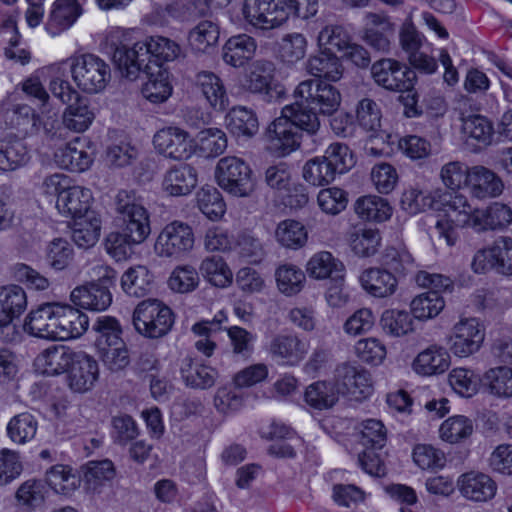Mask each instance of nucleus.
<instances>
[{
    "instance_id": "57",
    "label": "nucleus",
    "mask_w": 512,
    "mask_h": 512,
    "mask_svg": "<svg viewBox=\"0 0 512 512\" xmlns=\"http://www.w3.org/2000/svg\"><path fill=\"white\" fill-rule=\"evenodd\" d=\"M224 319L225 316L220 313L211 321L198 322L192 326V332L200 337L195 342V348L207 357H210L216 348L215 342L211 341L209 337L221 329L220 325Z\"/></svg>"
},
{
    "instance_id": "37",
    "label": "nucleus",
    "mask_w": 512,
    "mask_h": 512,
    "mask_svg": "<svg viewBox=\"0 0 512 512\" xmlns=\"http://www.w3.org/2000/svg\"><path fill=\"white\" fill-rule=\"evenodd\" d=\"M94 118L95 114L89 106L88 99L77 96L76 101L64 110L62 124L70 131L81 133L89 128Z\"/></svg>"
},
{
    "instance_id": "50",
    "label": "nucleus",
    "mask_w": 512,
    "mask_h": 512,
    "mask_svg": "<svg viewBox=\"0 0 512 512\" xmlns=\"http://www.w3.org/2000/svg\"><path fill=\"white\" fill-rule=\"evenodd\" d=\"M200 272L216 287L223 288L232 282V272L220 256L205 258L200 265Z\"/></svg>"
},
{
    "instance_id": "25",
    "label": "nucleus",
    "mask_w": 512,
    "mask_h": 512,
    "mask_svg": "<svg viewBox=\"0 0 512 512\" xmlns=\"http://www.w3.org/2000/svg\"><path fill=\"white\" fill-rule=\"evenodd\" d=\"M57 340L64 341L82 336L88 329V316L68 304L59 303Z\"/></svg>"
},
{
    "instance_id": "63",
    "label": "nucleus",
    "mask_w": 512,
    "mask_h": 512,
    "mask_svg": "<svg viewBox=\"0 0 512 512\" xmlns=\"http://www.w3.org/2000/svg\"><path fill=\"white\" fill-rule=\"evenodd\" d=\"M449 383L459 395L471 397L478 391L480 378L472 370L455 368L449 374Z\"/></svg>"
},
{
    "instance_id": "56",
    "label": "nucleus",
    "mask_w": 512,
    "mask_h": 512,
    "mask_svg": "<svg viewBox=\"0 0 512 512\" xmlns=\"http://www.w3.org/2000/svg\"><path fill=\"white\" fill-rule=\"evenodd\" d=\"M197 204L201 212L212 220L222 217L226 209L221 193L213 186H204L197 192Z\"/></svg>"
},
{
    "instance_id": "38",
    "label": "nucleus",
    "mask_w": 512,
    "mask_h": 512,
    "mask_svg": "<svg viewBox=\"0 0 512 512\" xmlns=\"http://www.w3.org/2000/svg\"><path fill=\"white\" fill-rule=\"evenodd\" d=\"M225 124L230 133L238 138H251L259 129L255 113L244 106L232 108L225 117Z\"/></svg>"
},
{
    "instance_id": "27",
    "label": "nucleus",
    "mask_w": 512,
    "mask_h": 512,
    "mask_svg": "<svg viewBox=\"0 0 512 512\" xmlns=\"http://www.w3.org/2000/svg\"><path fill=\"white\" fill-rule=\"evenodd\" d=\"M82 9L76 0H56L46 23V31L57 36L69 29L81 15Z\"/></svg>"
},
{
    "instance_id": "53",
    "label": "nucleus",
    "mask_w": 512,
    "mask_h": 512,
    "mask_svg": "<svg viewBox=\"0 0 512 512\" xmlns=\"http://www.w3.org/2000/svg\"><path fill=\"white\" fill-rule=\"evenodd\" d=\"M274 65L267 60L253 62L246 80V88L252 93H268L273 78Z\"/></svg>"
},
{
    "instance_id": "15",
    "label": "nucleus",
    "mask_w": 512,
    "mask_h": 512,
    "mask_svg": "<svg viewBox=\"0 0 512 512\" xmlns=\"http://www.w3.org/2000/svg\"><path fill=\"white\" fill-rule=\"evenodd\" d=\"M59 303H45L30 311L24 330L30 335L47 340H57Z\"/></svg>"
},
{
    "instance_id": "31",
    "label": "nucleus",
    "mask_w": 512,
    "mask_h": 512,
    "mask_svg": "<svg viewBox=\"0 0 512 512\" xmlns=\"http://www.w3.org/2000/svg\"><path fill=\"white\" fill-rule=\"evenodd\" d=\"M30 153L25 141L16 136H7L0 140V170L14 171L25 166Z\"/></svg>"
},
{
    "instance_id": "34",
    "label": "nucleus",
    "mask_w": 512,
    "mask_h": 512,
    "mask_svg": "<svg viewBox=\"0 0 512 512\" xmlns=\"http://www.w3.org/2000/svg\"><path fill=\"white\" fill-rule=\"evenodd\" d=\"M181 377L186 386L195 389H209L218 378L216 369L194 362L191 357H185L180 366Z\"/></svg>"
},
{
    "instance_id": "30",
    "label": "nucleus",
    "mask_w": 512,
    "mask_h": 512,
    "mask_svg": "<svg viewBox=\"0 0 512 512\" xmlns=\"http://www.w3.org/2000/svg\"><path fill=\"white\" fill-rule=\"evenodd\" d=\"M360 282L365 291L374 297L385 298L395 293L396 277L386 269L369 268L362 272Z\"/></svg>"
},
{
    "instance_id": "48",
    "label": "nucleus",
    "mask_w": 512,
    "mask_h": 512,
    "mask_svg": "<svg viewBox=\"0 0 512 512\" xmlns=\"http://www.w3.org/2000/svg\"><path fill=\"white\" fill-rule=\"evenodd\" d=\"M92 330L97 334L96 347H107L109 345H121L122 330L118 320L111 316H99L92 325Z\"/></svg>"
},
{
    "instance_id": "19",
    "label": "nucleus",
    "mask_w": 512,
    "mask_h": 512,
    "mask_svg": "<svg viewBox=\"0 0 512 512\" xmlns=\"http://www.w3.org/2000/svg\"><path fill=\"white\" fill-rule=\"evenodd\" d=\"M309 350L307 341L296 335H277L269 345L271 357L279 363L295 366L300 363Z\"/></svg>"
},
{
    "instance_id": "55",
    "label": "nucleus",
    "mask_w": 512,
    "mask_h": 512,
    "mask_svg": "<svg viewBox=\"0 0 512 512\" xmlns=\"http://www.w3.org/2000/svg\"><path fill=\"white\" fill-rule=\"evenodd\" d=\"M47 484L58 494L69 495L79 485V479L72 469L64 465H56L46 473Z\"/></svg>"
},
{
    "instance_id": "41",
    "label": "nucleus",
    "mask_w": 512,
    "mask_h": 512,
    "mask_svg": "<svg viewBox=\"0 0 512 512\" xmlns=\"http://www.w3.org/2000/svg\"><path fill=\"white\" fill-rule=\"evenodd\" d=\"M121 287L129 296L144 297L153 288V276L145 266L131 267L122 275Z\"/></svg>"
},
{
    "instance_id": "9",
    "label": "nucleus",
    "mask_w": 512,
    "mask_h": 512,
    "mask_svg": "<svg viewBox=\"0 0 512 512\" xmlns=\"http://www.w3.org/2000/svg\"><path fill=\"white\" fill-rule=\"evenodd\" d=\"M285 0H245L242 12L255 28L267 30L282 25L288 19Z\"/></svg>"
},
{
    "instance_id": "62",
    "label": "nucleus",
    "mask_w": 512,
    "mask_h": 512,
    "mask_svg": "<svg viewBox=\"0 0 512 512\" xmlns=\"http://www.w3.org/2000/svg\"><path fill=\"white\" fill-rule=\"evenodd\" d=\"M23 469V462L18 452L2 449L0 452V487H6L18 479Z\"/></svg>"
},
{
    "instance_id": "7",
    "label": "nucleus",
    "mask_w": 512,
    "mask_h": 512,
    "mask_svg": "<svg viewBox=\"0 0 512 512\" xmlns=\"http://www.w3.org/2000/svg\"><path fill=\"white\" fill-rule=\"evenodd\" d=\"M485 339V328L475 317H462L457 321L448 336L450 351L460 358L477 353Z\"/></svg>"
},
{
    "instance_id": "10",
    "label": "nucleus",
    "mask_w": 512,
    "mask_h": 512,
    "mask_svg": "<svg viewBox=\"0 0 512 512\" xmlns=\"http://www.w3.org/2000/svg\"><path fill=\"white\" fill-rule=\"evenodd\" d=\"M471 267L475 273L495 268L501 274L512 276V238L502 236L491 247L479 249Z\"/></svg>"
},
{
    "instance_id": "14",
    "label": "nucleus",
    "mask_w": 512,
    "mask_h": 512,
    "mask_svg": "<svg viewBox=\"0 0 512 512\" xmlns=\"http://www.w3.org/2000/svg\"><path fill=\"white\" fill-rule=\"evenodd\" d=\"M334 380L338 395H347L356 401L366 398L372 391L369 373L347 363L336 368Z\"/></svg>"
},
{
    "instance_id": "61",
    "label": "nucleus",
    "mask_w": 512,
    "mask_h": 512,
    "mask_svg": "<svg viewBox=\"0 0 512 512\" xmlns=\"http://www.w3.org/2000/svg\"><path fill=\"white\" fill-rule=\"evenodd\" d=\"M143 42L146 44L149 64L151 62V57H155L157 60L162 61H173L181 54L180 45L166 37H150Z\"/></svg>"
},
{
    "instance_id": "21",
    "label": "nucleus",
    "mask_w": 512,
    "mask_h": 512,
    "mask_svg": "<svg viewBox=\"0 0 512 512\" xmlns=\"http://www.w3.org/2000/svg\"><path fill=\"white\" fill-rule=\"evenodd\" d=\"M70 300L77 307L100 312L111 305L112 294L106 285L90 282L74 288Z\"/></svg>"
},
{
    "instance_id": "26",
    "label": "nucleus",
    "mask_w": 512,
    "mask_h": 512,
    "mask_svg": "<svg viewBox=\"0 0 512 512\" xmlns=\"http://www.w3.org/2000/svg\"><path fill=\"white\" fill-rule=\"evenodd\" d=\"M450 355L447 350L438 345H430L421 351L412 363L413 370L423 376L439 375L448 370Z\"/></svg>"
},
{
    "instance_id": "1",
    "label": "nucleus",
    "mask_w": 512,
    "mask_h": 512,
    "mask_svg": "<svg viewBox=\"0 0 512 512\" xmlns=\"http://www.w3.org/2000/svg\"><path fill=\"white\" fill-rule=\"evenodd\" d=\"M297 100L282 108L281 116L267 128L266 136L271 148L286 155L300 145L297 129L315 134L320 128L318 114L331 116L341 105L339 90L320 79H307L294 90Z\"/></svg>"
},
{
    "instance_id": "59",
    "label": "nucleus",
    "mask_w": 512,
    "mask_h": 512,
    "mask_svg": "<svg viewBox=\"0 0 512 512\" xmlns=\"http://www.w3.org/2000/svg\"><path fill=\"white\" fill-rule=\"evenodd\" d=\"M381 244V236L376 229H360L350 237L352 251L360 257L375 255Z\"/></svg>"
},
{
    "instance_id": "6",
    "label": "nucleus",
    "mask_w": 512,
    "mask_h": 512,
    "mask_svg": "<svg viewBox=\"0 0 512 512\" xmlns=\"http://www.w3.org/2000/svg\"><path fill=\"white\" fill-rule=\"evenodd\" d=\"M195 236L192 227L182 221H173L159 233L154 250L162 258L179 259L194 247Z\"/></svg>"
},
{
    "instance_id": "4",
    "label": "nucleus",
    "mask_w": 512,
    "mask_h": 512,
    "mask_svg": "<svg viewBox=\"0 0 512 512\" xmlns=\"http://www.w3.org/2000/svg\"><path fill=\"white\" fill-rule=\"evenodd\" d=\"M215 178L225 192L235 197H249L255 190L256 181L250 166L236 156L218 161Z\"/></svg>"
},
{
    "instance_id": "16",
    "label": "nucleus",
    "mask_w": 512,
    "mask_h": 512,
    "mask_svg": "<svg viewBox=\"0 0 512 512\" xmlns=\"http://www.w3.org/2000/svg\"><path fill=\"white\" fill-rule=\"evenodd\" d=\"M99 376L97 361L83 351H77L67 370V382L78 393L89 391Z\"/></svg>"
},
{
    "instance_id": "60",
    "label": "nucleus",
    "mask_w": 512,
    "mask_h": 512,
    "mask_svg": "<svg viewBox=\"0 0 512 512\" xmlns=\"http://www.w3.org/2000/svg\"><path fill=\"white\" fill-rule=\"evenodd\" d=\"M440 436L449 443H458L473 433L472 421L462 415L448 418L440 426Z\"/></svg>"
},
{
    "instance_id": "13",
    "label": "nucleus",
    "mask_w": 512,
    "mask_h": 512,
    "mask_svg": "<svg viewBox=\"0 0 512 512\" xmlns=\"http://www.w3.org/2000/svg\"><path fill=\"white\" fill-rule=\"evenodd\" d=\"M112 60L121 75L129 80H135L141 72L150 73L146 44L142 41L132 46L117 45L114 48Z\"/></svg>"
},
{
    "instance_id": "45",
    "label": "nucleus",
    "mask_w": 512,
    "mask_h": 512,
    "mask_svg": "<svg viewBox=\"0 0 512 512\" xmlns=\"http://www.w3.org/2000/svg\"><path fill=\"white\" fill-rule=\"evenodd\" d=\"M279 291L286 296L298 294L304 287L305 274L296 265L282 264L275 271Z\"/></svg>"
},
{
    "instance_id": "2",
    "label": "nucleus",
    "mask_w": 512,
    "mask_h": 512,
    "mask_svg": "<svg viewBox=\"0 0 512 512\" xmlns=\"http://www.w3.org/2000/svg\"><path fill=\"white\" fill-rule=\"evenodd\" d=\"M115 210L126 236L133 242L143 243L151 233L150 215L143 197L134 190H120L115 196Z\"/></svg>"
},
{
    "instance_id": "22",
    "label": "nucleus",
    "mask_w": 512,
    "mask_h": 512,
    "mask_svg": "<svg viewBox=\"0 0 512 512\" xmlns=\"http://www.w3.org/2000/svg\"><path fill=\"white\" fill-rule=\"evenodd\" d=\"M458 488L466 499L474 502H486L495 496L497 484L487 474L469 472L459 477Z\"/></svg>"
},
{
    "instance_id": "35",
    "label": "nucleus",
    "mask_w": 512,
    "mask_h": 512,
    "mask_svg": "<svg viewBox=\"0 0 512 512\" xmlns=\"http://www.w3.org/2000/svg\"><path fill=\"white\" fill-rule=\"evenodd\" d=\"M307 72L320 79L336 82L342 78L343 66L340 59L330 51L311 56L306 62Z\"/></svg>"
},
{
    "instance_id": "42",
    "label": "nucleus",
    "mask_w": 512,
    "mask_h": 512,
    "mask_svg": "<svg viewBox=\"0 0 512 512\" xmlns=\"http://www.w3.org/2000/svg\"><path fill=\"white\" fill-rule=\"evenodd\" d=\"M220 31L216 23L202 20L188 33V44L195 53H207L219 41Z\"/></svg>"
},
{
    "instance_id": "58",
    "label": "nucleus",
    "mask_w": 512,
    "mask_h": 512,
    "mask_svg": "<svg viewBox=\"0 0 512 512\" xmlns=\"http://www.w3.org/2000/svg\"><path fill=\"white\" fill-rule=\"evenodd\" d=\"M302 174L305 181L313 186L328 185L337 175L322 157L308 160L303 166Z\"/></svg>"
},
{
    "instance_id": "23",
    "label": "nucleus",
    "mask_w": 512,
    "mask_h": 512,
    "mask_svg": "<svg viewBox=\"0 0 512 512\" xmlns=\"http://www.w3.org/2000/svg\"><path fill=\"white\" fill-rule=\"evenodd\" d=\"M91 200L92 194L89 189L78 185H70L57 197L56 208L59 213L66 217L79 219L91 212L89 211Z\"/></svg>"
},
{
    "instance_id": "18",
    "label": "nucleus",
    "mask_w": 512,
    "mask_h": 512,
    "mask_svg": "<svg viewBox=\"0 0 512 512\" xmlns=\"http://www.w3.org/2000/svg\"><path fill=\"white\" fill-rule=\"evenodd\" d=\"M25 290L15 284L0 287V328L12 330V321L18 318L27 308Z\"/></svg>"
},
{
    "instance_id": "12",
    "label": "nucleus",
    "mask_w": 512,
    "mask_h": 512,
    "mask_svg": "<svg viewBox=\"0 0 512 512\" xmlns=\"http://www.w3.org/2000/svg\"><path fill=\"white\" fill-rule=\"evenodd\" d=\"M153 144L159 154L172 160H187L194 153L189 133L178 127L159 130L153 137Z\"/></svg>"
},
{
    "instance_id": "40",
    "label": "nucleus",
    "mask_w": 512,
    "mask_h": 512,
    "mask_svg": "<svg viewBox=\"0 0 512 512\" xmlns=\"http://www.w3.org/2000/svg\"><path fill=\"white\" fill-rule=\"evenodd\" d=\"M100 231L101 219L95 212H90L84 217L74 219L72 240L78 247L87 249L97 243Z\"/></svg>"
},
{
    "instance_id": "5",
    "label": "nucleus",
    "mask_w": 512,
    "mask_h": 512,
    "mask_svg": "<svg viewBox=\"0 0 512 512\" xmlns=\"http://www.w3.org/2000/svg\"><path fill=\"white\" fill-rule=\"evenodd\" d=\"M174 323L171 309L157 299L140 302L133 313L135 329L149 338L166 335Z\"/></svg>"
},
{
    "instance_id": "20",
    "label": "nucleus",
    "mask_w": 512,
    "mask_h": 512,
    "mask_svg": "<svg viewBox=\"0 0 512 512\" xmlns=\"http://www.w3.org/2000/svg\"><path fill=\"white\" fill-rule=\"evenodd\" d=\"M461 132L465 143L474 150H480L492 143L494 127L492 122L480 114H461Z\"/></svg>"
},
{
    "instance_id": "33",
    "label": "nucleus",
    "mask_w": 512,
    "mask_h": 512,
    "mask_svg": "<svg viewBox=\"0 0 512 512\" xmlns=\"http://www.w3.org/2000/svg\"><path fill=\"white\" fill-rule=\"evenodd\" d=\"M116 468L109 459L89 461L83 467L84 484L89 491L100 493L116 477Z\"/></svg>"
},
{
    "instance_id": "36",
    "label": "nucleus",
    "mask_w": 512,
    "mask_h": 512,
    "mask_svg": "<svg viewBox=\"0 0 512 512\" xmlns=\"http://www.w3.org/2000/svg\"><path fill=\"white\" fill-rule=\"evenodd\" d=\"M76 352L65 346H52L38 355L35 364L43 374L57 375L68 370Z\"/></svg>"
},
{
    "instance_id": "43",
    "label": "nucleus",
    "mask_w": 512,
    "mask_h": 512,
    "mask_svg": "<svg viewBox=\"0 0 512 512\" xmlns=\"http://www.w3.org/2000/svg\"><path fill=\"white\" fill-rule=\"evenodd\" d=\"M356 214L363 220L384 222L392 215V208L382 197L368 195L359 198L354 206Z\"/></svg>"
},
{
    "instance_id": "54",
    "label": "nucleus",
    "mask_w": 512,
    "mask_h": 512,
    "mask_svg": "<svg viewBox=\"0 0 512 512\" xmlns=\"http://www.w3.org/2000/svg\"><path fill=\"white\" fill-rule=\"evenodd\" d=\"M443 298L436 292L416 296L411 302V312L416 319L427 320L436 317L444 308Z\"/></svg>"
},
{
    "instance_id": "47",
    "label": "nucleus",
    "mask_w": 512,
    "mask_h": 512,
    "mask_svg": "<svg viewBox=\"0 0 512 512\" xmlns=\"http://www.w3.org/2000/svg\"><path fill=\"white\" fill-rule=\"evenodd\" d=\"M37 428L38 423L35 417L28 412H23L10 419L7 434L14 443L25 444L35 437Z\"/></svg>"
},
{
    "instance_id": "46",
    "label": "nucleus",
    "mask_w": 512,
    "mask_h": 512,
    "mask_svg": "<svg viewBox=\"0 0 512 512\" xmlns=\"http://www.w3.org/2000/svg\"><path fill=\"white\" fill-rule=\"evenodd\" d=\"M343 264L336 260L330 252L321 251L314 254L308 261L306 271L315 279L334 278L333 274L340 275Z\"/></svg>"
},
{
    "instance_id": "11",
    "label": "nucleus",
    "mask_w": 512,
    "mask_h": 512,
    "mask_svg": "<svg viewBox=\"0 0 512 512\" xmlns=\"http://www.w3.org/2000/svg\"><path fill=\"white\" fill-rule=\"evenodd\" d=\"M442 201L450 220H438L435 225V232L448 246H453L457 240V233L451 222H456L457 225L462 226L469 223L472 206L462 194H445Z\"/></svg>"
},
{
    "instance_id": "28",
    "label": "nucleus",
    "mask_w": 512,
    "mask_h": 512,
    "mask_svg": "<svg viewBox=\"0 0 512 512\" xmlns=\"http://www.w3.org/2000/svg\"><path fill=\"white\" fill-rule=\"evenodd\" d=\"M196 86L209 105L223 111L229 105V98L222 79L211 71H201L196 75Z\"/></svg>"
},
{
    "instance_id": "29",
    "label": "nucleus",
    "mask_w": 512,
    "mask_h": 512,
    "mask_svg": "<svg viewBox=\"0 0 512 512\" xmlns=\"http://www.w3.org/2000/svg\"><path fill=\"white\" fill-rule=\"evenodd\" d=\"M256 41L246 34L230 37L223 46V61L233 67H243L255 55Z\"/></svg>"
},
{
    "instance_id": "32",
    "label": "nucleus",
    "mask_w": 512,
    "mask_h": 512,
    "mask_svg": "<svg viewBox=\"0 0 512 512\" xmlns=\"http://www.w3.org/2000/svg\"><path fill=\"white\" fill-rule=\"evenodd\" d=\"M367 25L364 30L363 40L371 48L388 52L393 36V28L388 20L380 15L369 13L366 16Z\"/></svg>"
},
{
    "instance_id": "24",
    "label": "nucleus",
    "mask_w": 512,
    "mask_h": 512,
    "mask_svg": "<svg viewBox=\"0 0 512 512\" xmlns=\"http://www.w3.org/2000/svg\"><path fill=\"white\" fill-rule=\"evenodd\" d=\"M197 185V171L189 164H179L163 175L162 189L170 196H185Z\"/></svg>"
},
{
    "instance_id": "39",
    "label": "nucleus",
    "mask_w": 512,
    "mask_h": 512,
    "mask_svg": "<svg viewBox=\"0 0 512 512\" xmlns=\"http://www.w3.org/2000/svg\"><path fill=\"white\" fill-rule=\"evenodd\" d=\"M55 160L60 167L72 172L85 171L92 163L90 154L83 148L78 138L59 148L55 153Z\"/></svg>"
},
{
    "instance_id": "49",
    "label": "nucleus",
    "mask_w": 512,
    "mask_h": 512,
    "mask_svg": "<svg viewBox=\"0 0 512 512\" xmlns=\"http://www.w3.org/2000/svg\"><path fill=\"white\" fill-rule=\"evenodd\" d=\"M275 236L280 245L290 249H298L307 241L305 227L295 220H284L276 228Z\"/></svg>"
},
{
    "instance_id": "51",
    "label": "nucleus",
    "mask_w": 512,
    "mask_h": 512,
    "mask_svg": "<svg viewBox=\"0 0 512 512\" xmlns=\"http://www.w3.org/2000/svg\"><path fill=\"white\" fill-rule=\"evenodd\" d=\"M46 493L47 488L43 481L29 479L18 487L15 499L18 505L26 509H35L44 503Z\"/></svg>"
},
{
    "instance_id": "3",
    "label": "nucleus",
    "mask_w": 512,
    "mask_h": 512,
    "mask_svg": "<svg viewBox=\"0 0 512 512\" xmlns=\"http://www.w3.org/2000/svg\"><path fill=\"white\" fill-rule=\"evenodd\" d=\"M72 79L76 86L88 94H96L105 89L110 77V66L94 54H82L68 61Z\"/></svg>"
},
{
    "instance_id": "17",
    "label": "nucleus",
    "mask_w": 512,
    "mask_h": 512,
    "mask_svg": "<svg viewBox=\"0 0 512 512\" xmlns=\"http://www.w3.org/2000/svg\"><path fill=\"white\" fill-rule=\"evenodd\" d=\"M505 185L502 178L492 169L475 165L470 167L467 189L473 198L487 200L502 195Z\"/></svg>"
},
{
    "instance_id": "44",
    "label": "nucleus",
    "mask_w": 512,
    "mask_h": 512,
    "mask_svg": "<svg viewBox=\"0 0 512 512\" xmlns=\"http://www.w3.org/2000/svg\"><path fill=\"white\" fill-rule=\"evenodd\" d=\"M304 398L311 407L323 410L333 407L338 401L339 395L335 384L317 381L306 388Z\"/></svg>"
},
{
    "instance_id": "64",
    "label": "nucleus",
    "mask_w": 512,
    "mask_h": 512,
    "mask_svg": "<svg viewBox=\"0 0 512 512\" xmlns=\"http://www.w3.org/2000/svg\"><path fill=\"white\" fill-rule=\"evenodd\" d=\"M485 380L492 394L499 397H512V369L492 368L485 374Z\"/></svg>"
},
{
    "instance_id": "8",
    "label": "nucleus",
    "mask_w": 512,
    "mask_h": 512,
    "mask_svg": "<svg viewBox=\"0 0 512 512\" xmlns=\"http://www.w3.org/2000/svg\"><path fill=\"white\" fill-rule=\"evenodd\" d=\"M371 76L378 86L393 92H410L416 79L414 70L392 58L374 62Z\"/></svg>"
},
{
    "instance_id": "52",
    "label": "nucleus",
    "mask_w": 512,
    "mask_h": 512,
    "mask_svg": "<svg viewBox=\"0 0 512 512\" xmlns=\"http://www.w3.org/2000/svg\"><path fill=\"white\" fill-rule=\"evenodd\" d=\"M380 324L385 333L401 337L413 331V319L404 310H386L383 312Z\"/></svg>"
}]
</instances>
